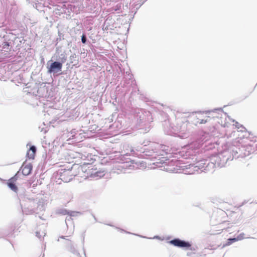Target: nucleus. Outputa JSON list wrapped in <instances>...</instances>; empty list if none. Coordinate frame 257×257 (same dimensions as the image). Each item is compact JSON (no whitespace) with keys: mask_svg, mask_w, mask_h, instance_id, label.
Here are the masks:
<instances>
[{"mask_svg":"<svg viewBox=\"0 0 257 257\" xmlns=\"http://www.w3.org/2000/svg\"><path fill=\"white\" fill-rule=\"evenodd\" d=\"M122 126V121L118 118L116 121L109 126V127H113L115 130H118L121 128Z\"/></svg>","mask_w":257,"mask_h":257,"instance_id":"aec40b11","label":"nucleus"},{"mask_svg":"<svg viewBox=\"0 0 257 257\" xmlns=\"http://www.w3.org/2000/svg\"><path fill=\"white\" fill-rule=\"evenodd\" d=\"M68 236L61 235L60 236L59 238L66 239L68 241V242H67L66 244L67 249L70 252L76 255L77 257H81L79 251L74 246V243L72 242V241L68 238Z\"/></svg>","mask_w":257,"mask_h":257,"instance_id":"9b49d317","label":"nucleus"},{"mask_svg":"<svg viewBox=\"0 0 257 257\" xmlns=\"http://www.w3.org/2000/svg\"><path fill=\"white\" fill-rule=\"evenodd\" d=\"M92 216H93L94 220H95V221H97V219H96V217L95 216V215L92 214Z\"/></svg>","mask_w":257,"mask_h":257,"instance_id":"37998d69","label":"nucleus"},{"mask_svg":"<svg viewBox=\"0 0 257 257\" xmlns=\"http://www.w3.org/2000/svg\"><path fill=\"white\" fill-rule=\"evenodd\" d=\"M116 228L119 229V228H118V227H116ZM119 229H120V228H119ZM120 230H121V231H124V230H123V229H120Z\"/></svg>","mask_w":257,"mask_h":257,"instance_id":"3c124183","label":"nucleus"},{"mask_svg":"<svg viewBox=\"0 0 257 257\" xmlns=\"http://www.w3.org/2000/svg\"><path fill=\"white\" fill-rule=\"evenodd\" d=\"M247 201L246 200H244V201H243L242 202V203L239 205V207H241L242 206H243V205H244L245 203H246Z\"/></svg>","mask_w":257,"mask_h":257,"instance_id":"e433bc0d","label":"nucleus"},{"mask_svg":"<svg viewBox=\"0 0 257 257\" xmlns=\"http://www.w3.org/2000/svg\"><path fill=\"white\" fill-rule=\"evenodd\" d=\"M75 58H76V55L75 53L72 54L69 57L70 63L73 64L76 61Z\"/></svg>","mask_w":257,"mask_h":257,"instance_id":"a878e982","label":"nucleus"},{"mask_svg":"<svg viewBox=\"0 0 257 257\" xmlns=\"http://www.w3.org/2000/svg\"><path fill=\"white\" fill-rule=\"evenodd\" d=\"M78 213V212L68 210L65 208H58L56 210V214L59 215H68L69 216H75V214Z\"/></svg>","mask_w":257,"mask_h":257,"instance_id":"f3484780","label":"nucleus"},{"mask_svg":"<svg viewBox=\"0 0 257 257\" xmlns=\"http://www.w3.org/2000/svg\"><path fill=\"white\" fill-rule=\"evenodd\" d=\"M244 234L243 233H241L239 234L236 238L237 239V240H241L244 238Z\"/></svg>","mask_w":257,"mask_h":257,"instance_id":"7c9ffc66","label":"nucleus"},{"mask_svg":"<svg viewBox=\"0 0 257 257\" xmlns=\"http://www.w3.org/2000/svg\"><path fill=\"white\" fill-rule=\"evenodd\" d=\"M139 236H141V237L146 238L145 236H142V235H139Z\"/></svg>","mask_w":257,"mask_h":257,"instance_id":"603ef678","label":"nucleus"},{"mask_svg":"<svg viewBox=\"0 0 257 257\" xmlns=\"http://www.w3.org/2000/svg\"><path fill=\"white\" fill-rule=\"evenodd\" d=\"M33 7H35L39 12H45V11L44 9L45 8L44 7V4H43L41 0L35 2L33 5Z\"/></svg>","mask_w":257,"mask_h":257,"instance_id":"6ab92c4d","label":"nucleus"},{"mask_svg":"<svg viewBox=\"0 0 257 257\" xmlns=\"http://www.w3.org/2000/svg\"><path fill=\"white\" fill-rule=\"evenodd\" d=\"M81 42L83 44H85L86 43L87 39V37H86V35L85 34L83 33L82 34V35L81 37Z\"/></svg>","mask_w":257,"mask_h":257,"instance_id":"bb28decb","label":"nucleus"},{"mask_svg":"<svg viewBox=\"0 0 257 257\" xmlns=\"http://www.w3.org/2000/svg\"><path fill=\"white\" fill-rule=\"evenodd\" d=\"M207 121H208L207 119H199L197 122L198 123H199L200 124H204L206 122H207Z\"/></svg>","mask_w":257,"mask_h":257,"instance_id":"473e14b6","label":"nucleus"},{"mask_svg":"<svg viewBox=\"0 0 257 257\" xmlns=\"http://www.w3.org/2000/svg\"><path fill=\"white\" fill-rule=\"evenodd\" d=\"M48 156V155L46 153L45 154V155L43 154L42 156V158L44 159V162L45 163H47Z\"/></svg>","mask_w":257,"mask_h":257,"instance_id":"c9c22d12","label":"nucleus"},{"mask_svg":"<svg viewBox=\"0 0 257 257\" xmlns=\"http://www.w3.org/2000/svg\"><path fill=\"white\" fill-rule=\"evenodd\" d=\"M207 159H201V160H198L197 159V160L196 161H193L194 162H195V164L193 165H192V169H193V171L192 172H190L189 174H193L195 171L198 172L199 170H201V172H202V170H204V168H205L204 164L205 162H206Z\"/></svg>","mask_w":257,"mask_h":257,"instance_id":"ddd939ff","label":"nucleus"},{"mask_svg":"<svg viewBox=\"0 0 257 257\" xmlns=\"http://www.w3.org/2000/svg\"><path fill=\"white\" fill-rule=\"evenodd\" d=\"M107 225L110 226H113L111 224H106Z\"/></svg>","mask_w":257,"mask_h":257,"instance_id":"09e8293b","label":"nucleus"},{"mask_svg":"<svg viewBox=\"0 0 257 257\" xmlns=\"http://www.w3.org/2000/svg\"><path fill=\"white\" fill-rule=\"evenodd\" d=\"M147 0H143L142 2H140L139 4H140V6H141L142 4H144V3Z\"/></svg>","mask_w":257,"mask_h":257,"instance_id":"58836bf2","label":"nucleus"},{"mask_svg":"<svg viewBox=\"0 0 257 257\" xmlns=\"http://www.w3.org/2000/svg\"><path fill=\"white\" fill-rule=\"evenodd\" d=\"M83 253L84 254V255H85V257H86L85 249L84 247H83Z\"/></svg>","mask_w":257,"mask_h":257,"instance_id":"ea45409f","label":"nucleus"},{"mask_svg":"<svg viewBox=\"0 0 257 257\" xmlns=\"http://www.w3.org/2000/svg\"><path fill=\"white\" fill-rule=\"evenodd\" d=\"M41 208L42 209V210H43V209H44V206H43V205H41Z\"/></svg>","mask_w":257,"mask_h":257,"instance_id":"de8ad7c7","label":"nucleus"},{"mask_svg":"<svg viewBox=\"0 0 257 257\" xmlns=\"http://www.w3.org/2000/svg\"><path fill=\"white\" fill-rule=\"evenodd\" d=\"M75 133V130H73L72 131L71 134Z\"/></svg>","mask_w":257,"mask_h":257,"instance_id":"49530a36","label":"nucleus"},{"mask_svg":"<svg viewBox=\"0 0 257 257\" xmlns=\"http://www.w3.org/2000/svg\"><path fill=\"white\" fill-rule=\"evenodd\" d=\"M15 38H16V35L11 33L4 35L3 37L0 36L1 50L8 51V50L11 51L13 49L14 51L12 43L14 42Z\"/></svg>","mask_w":257,"mask_h":257,"instance_id":"423d86ee","label":"nucleus"},{"mask_svg":"<svg viewBox=\"0 0 257 257\" xmlns=\"http://www.w3.org/2000/svg\"><path fill=\"white\" fill-rule=\"evenodd\" d=\"M121 4L118 3L116 4L115 6H113L111 8V10H110L109 12H118L121 9Z\"/></svg>","mask_w":257,"mask_h":257,"instance_id":"412c9836","label":"nucleus"},{"mask_svg":"<svg viewBox=\"0 0 257 257\" xmlns=\"http://www.w3.org/2000/svg\"><path fill=\"white\" fill-rule=\"evenodd\" d=\"M71 170L66 169H60L57 172V176L59 179L65 182H69L72 180V176L70 175Z\"/></svg>","mask_w":257,"mask_h":257,"instance_id":"1a4fd4ad","label":"nucleus"},{"mask_svg":"<svg viewBox=\"0 0 257 257\" xmlns=\"http://www.w3.org/2000/svg\"><path fill=\"white\" fill-rule=\"evenodd\" d=\"M41 1L45 8L51 9L50 5H51L50 2H52V1H50V0H41Z\"/></svg>","mask_w":257,"mask_h":257,"instance_id":"5701e85b","label":"nucleus"},{"mask_svg":"<svg viewBox=\"0 0 257 257\" xmlns=\"http://www.w3.org/2000/svg\"><path fill=\"white\" fill-rule=\"evenodd\" d=\"M236 241H237L236 237H233V238L230 237V238H229L227 239V242H226L225 245H230L231 244H232V243Z\"/></svg>","mask_w":257,"mask_h":257,"instance_id":"b1692460","label":"nucleus"},{"mask_svg":"<svg viewBox=\"0 0 257 257\" xmlns=\"http://www.w3.org/2000/svg\"><path fill=\"white\" fill-rule=\"evenodd\" d=\"M197 248V247L196 246H192L191 242H190V246L187 248H185V250H191L192 251H195L196 250Z\"/></svg>","mask_w":257,"mask_h":257,"instance_id":"cd10ccee","label":"nucleus"},{"mask_svg":"<svg viewBox=\"0 0 257 257\" xmlns=\"http://www.w3.org/2000/svg\"><path fill=\"white\" fill-rule=\"evenodd\" d=\"M143 146H137L132 150L137 156H141L147 158L153 156V154L157 153L160 149L163 150V146L154 142L145 140L141 144Z\"/></svg>","mask_w":257,"mask_h":257,"instance_id":"f03ea898","label":"nucleus"},{"mask_svg":"<svg viewBox=\"0 0 257 257\" xmlns=\"http://www.w3.org/2000/svg\"><path fill=\"white\" fill-rule=\"evenodd\" d=\"M88 169L90 175L92 177L101 178L104 175V171H96V168H94L93 166L89 167Z\"/></svg>","mask_w":257,"mask_h":257,"instance_id":"4468645a","label":"nucleus"},{"mask_svg":"<svg viewBox=\"0 0 257 257\" xmlns=\"http://www.w3.org/2000/svg\"><path fill=\"white\" fill-rule=\"evenodd\" d=\"M32 170L33 165L31 163H27L26 162H24L19 170L16 173H20L19 175L17 176V180H23L24 178L31 174Z\"/></svg>","mask_w":257,"mask_h":257,"instance_id":"0eeeda50","label":"nucleus"},{"mask_svg":"<svg viewBox=\"0 0 257 257\" xmlns=\"http://www.w3.org/2000/svg\"><path fill=\"white\" fill-rule=\"evenodd\" d=\"M73 216H67L66 217V219H65V222H66V224L67 225V222L68 221H72V217Z\"/></svg>","mask_w":257,"mask_h":257,"instance_id":"f704fd0d","label":"nucleus"},{"mask_svg":"<svg viewBox=\"0 0 257 257\" xmlns=\"http://www.w3.org/2000/svg\"><path fill=\"white\" fill-rule=\"evenodd\" d=\"M245 130H244V129H242V128H240L239 131L243 132L245 131Z\"/></svg>","mask_w":257,"mask_h":257,"instance_id":"79ce46f5","label":"nucleus"},{"mask_svg":"<svg viewBox=\"0 0 257 257\" xmlns=\"http://www.w3.org/2000/svg\"><path fill=\"white\" fill-rule=\"evenodd\" d=\"M154 238H160V236L156 235L154 236Z\"/></svg>","mask_w":257,"mask_h":257,"instance_id":"c03bdc74","label":"nucleus"},{"mask_svg":"<svg viewBox=\"0 0 257 257\" xmlns=\"http://www.w3.org/2000/svg\"><path fill=\"white\" fill-rule=\"evenodd\" d=\"M212 111L219 113V112H223V110L222 108L220 107V108H217L214 109L213 110H212Z\"/></svg>","mask_w":257,"mask_h":257,"instance_id":"2f4dec72","label":"nucleus"},{"mask_svg":"<svg viewBox=\"0 0 257 257\" xmlns=\"http://www.w3.org/2000/svg\"><path fill=\"white\" fill-rule=\"evenodd\" d=\"M126 232L127 233L131 234V232H130L126 231Z\"/></svg>","mask_w":257,"mask_h":257,"instance_id":"864d4df0","label":"nucleus"},{"mask_svg":"<svg viewBox=\"0 0 257 257\" xmlns=\"http://www.w3.org/2000/svg\"><path fill=\"white\" fill-rule=\"evenodd\" d=\"M137 127L141 133H147L150 130L153 122L152 114L149 111L143 109L139 110L137 112Z\"/></svg>","mask_w":257,"mask_h":257,"instance_id":"20e7f679","label":"nucleus"},{"mask_svg":"<svg viewBox=\"0 0 257 257\" xmlns=\"http://www.w3.org/2000/svg\"><path fill=\"white\" fill-rule=\"evenodd\" d=\"M43 234H45L44 232H42L41 233L40 232L36 231V236L38 237L39 239H41L42 236L43 235Z\"/></svg>","mask_w":257,"mask_h":257,"instance_id":"72a5a7b5","label":"nucleus"},{"mask_svg":"<svg viewBox=\"0 0 257 257\" xmlns=\"http://www.w3.org/2000/svg\"><path fill=\"white\" fill-rule=\"evenodd\" d=\"M236 127L237 129H239L240 128H242V129L246 130V128L241 124H239L238 122L235 121V124Z\"/></svg>","mask_w":257,"mask_h":257,"instance_id":"c85d7f7f","label":"nucleus"},{"mask_svg":"<svg viewBox=\"0 0 257 257\" xmlns=\"http://www.w3.org/2000/svg\"><path fill=\"white\" fill-rule=\"evenodd\" d=\"M165 118H166V119H168V115L167 114H165Z\"/></svg>","mask_w":257,"mask_h":257,"instance_id":"a18cd8bd","label":"nucleus"},{"mask_svg":"<svg viewBox=\"0 0 257 257\" xmlns=\"http://www.w3.org/2000/svg\"><path fill=\"white\" fill-rule=\"evenodd\" d=\"M108 21V19H107L106 20H105V23L107 22V21Z\"/></svg>","mask_w":257,"mask_h":257,"instance_id":"5fc2aeb1","label":"nucleus"},{"mask_svg":"<svg viewBox=\"0 0 257 257\" xmlns=\"http://www.w3.org/2000/svg\"><path fill=\"white\" fill-rule=\"evenodd\" d=\"M168 242L174 246L182 248L184 250L190 246L189 241L183 240L177 237L174 238L172 240L169 241Z\"/></svg>","mask_w":257,"mask_h":257,"instance_id":"9d476101","label":"nucleus"},{"mask_svg":"<svg viewBox=\"0 0 257 257\" xmlns=\"http://www.w3.org/2000/svg\"><path fill=\"white\" fill-rule=\"evenodd\" d=\"M37 147L35 145H31L29 149L27 151L26 157L29 159H34L36 152Z\"/></svg>","mask_w":257,"mask_h":257,"instance_id":"dca6fc26","label":"nucleus"},{"mask_svg":"<svg viewBox=\"0 0 257 257\" xmlns=\"http://www.w3.org/2000/svg\"><path fill=\"white\" fill-rule=\"evenodd\" d=\"M84 237H83V241H82L83 244H84Z\"/></svg>","mask_w":257,"mask_h":257,"instance_id":"8fccbe9b","label":"nucleus"},{"mask_svg":"<svg viewBox=\"0 0 257 257\" xmlns=\"http://www.w3.org/2000/svg\"><path fill=\"white\" fill-rule=\"evenodd\" d=\"M25 40L24 39V38L22 37H17L16 35V38H15V39L14 40V42L12 43V44H13V48L15 47L16 48H17L19 47H21L22 43H24Z\"/></svg>","mask_w":257,"mask_h":257,"instance_id":"a211bd4d","label":"nucleus"},{"mask_svg":"<svg viewBox=\"0 0 257 257\" xmlns=\"http://www.w3.org/2000/svg\"><path fill=\"white\" fill-rule=\"evenodd\" d=\"M206 141V140H204V138H201L192 142L185 148H183L182 151L178 152V155L185 159H194L196 161L197 160L196 156L199 152V149Z\"/></svg>","mask_w":257,"mask_h":257,"instance_id":"7ed1b4c3","label":"nucleus"},{"mask_svg":"<svg viewBox=\"0 0 257 257\" xmlns=\"http://www.w3.org/2000/svg\"><path fill=\"white\" fill-rule=\"evenodd\" d=\"M126 74L127 75H128V76H130V77H131V76H132V75L130 73V71H126Z\"/></svg>","mask_w":257,"mask_h":257,"instance_id":"4c0bfd02","label":"nucleus"},{"mask_svg":"<svg viewBox=\"0 0 257 257\" xmlns=\"http://www.w3.org/2000/svg\"><path fill=\"white\" fill-rule=\"evenodd\" d=\"M204 166H207V163H205V164H204Z\"/></svg>","mask_w":257,"mask_h":257,"instance_id":"6e6d98bb","label":"nucleus"},{"mask_svg":"<svg viewBox=\"0 0 257 257\" xmlns=\"http://www.w3.org/2000/svg\"><path fill=\"white\" fill-rule=\"evenodd\" d=\"M58 37L56 39V43L55 44V46H57V44L62 40H64L65 39L64 34L63 33L58 31Z\"/></svg>","mask_w":257,"mask_h":257,"instance_id":"4be33fe9","label":"nucleus"},{"mask_svg":"<svg viewBox=\"0 0 257 257\" xmlns=\"http://www.w3.org/2000/svg\"><path fill=\"white\" fill-rule=\"evenodd\" d=\"M207 166L205 167L204 170H202V172H207L209 171H213V170L214 168L217 167V164L216 162H213L211 160V157H210L209 160H207L206 163Z\"/></svg>","mask_w":257,"mask_h":257,"instance_id":"2eb2a0df","label":"nucleus"},{"mask_svg":"<svg viewBox=\"0 0 257 257\" xmlns=\"http://www.w3.org/2000/svg\"><path fill=\"white\" fill-rule=\"evenodd\" d=\"M250 154L249 151H246L244 147L241 148H234V149L225 150L211 156V160L217 164V167H224L229 160H232L234 158H243Z\"/></svg>","mask_w":257,"mask_h":257,"instance_id":"f257e3e1","label":"nucleus"},{"mask_svg":"<svg viewBox=\"0 0 257 257\" xmlns=\"http://www.w3.org/2000/svg\"><path fill=\"white\" fill-rule=\"evenodd\" d=\"M53 58L55 61H58L63 65V64L65 63L67 59V55L65 51L61 52L58 48H57L56 52Z\"/></svg>","mask_w":257,"mask_h":257,"instance_id":"f8f14e48","label":"nucleus"},{"mask_svg":"<svg viewBox=\"0 0 257 257\" xmlns=\"http://www.w3.org/2000/svg\"><path fill=\"white\" fill-rule=\"evenodd\" d=\"M42 89V88H40L38 89L34 90V91L31 93L33 94V95L41 96L42 95L40 93V91H41Z\"/></svg>","mask_w":257,"mask_h":257,"instance_id":"393cba45","label":"nucleus"},{"mask_svg":"<svg viewBox=\"0 0 257 257\" xmlns=\"http://www.w3.org/2000/svg\"><path fill=\"white\" fill-rule=\"evenodd\" d=\"M194 254V253H192V252H187V255L188 256H190V255H191V254Z\"/></svg>","mask_w":257,"mask_h":257,"instance_id":"a19ab883","label":"nucleus"},{"mask_svg":"<svg viewBox=\"0 0 257 257\" xmlns=\"http://www.w3.org/2000/svg\"><path fill=\"white\" fill-rule=\"evenodd\" d=\"M5 71L4 69L0 68V80H2L4 78V73Z\"/></svg>","mask_w":257,"mask_h":257,"instance_id":"c756f323","label":"nucleus"},{"mask_svg":"<svg viewBox=\"0 0 257 257\" xmlns=\"http://www.w3.org/2000/svg\"><path fill=\"white\" fill-rule=\"evenodd\" d=\"M19 174L20 173H16L14 176L8 180L7 184L12 191L17 193L19 199L21 201L22 199H29L27 192L24 187H30L31 183L29 182H26L23 183L24 187H18L16 185V181L18 180L17 178Z\"/></svg>","mask_w":257,"mask_h":257,"instance_id":"39448f33","label":"nucleus"},{"mask_svg":"<svg viewBox=\"0 0 257 257\" xmlns=\"http://www.w3.org/2000/svg\"><path fill=\"white\" fill-rule=\"evenodd\" d=\"M44 253L43 254V255L42 257H44Z\"/></svg>","mask_w":257,"mask_h":257,"instance_id":"4d7b16f0","label":"nucleus"},{"mask_svg":"<svg viewBox=\"0 0 257 257\" xmlns=\"http://www.w3.org/2000/svg\"><path fill=\"white\" fill-rule=\"evenodd\" d=\"M62 66L61 63L51 59L47 63V72L53 74L59 73L62 71Z\"/></svg>","mask_w":257,"mask_h":257,"instance_id":"6e6552de","label":"nucleus"}]
</instances>
